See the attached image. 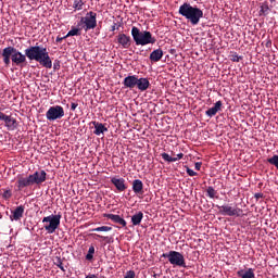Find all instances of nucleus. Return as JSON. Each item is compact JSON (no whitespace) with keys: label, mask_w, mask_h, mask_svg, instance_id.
I'll return each instance as SVG.
<instances>
[{"label":"nucleus","mask_w":278,"mask_h":278,"mask_svg":"<svg viewBox=\"0 0 278 278\" xmlns=\"http://www.w3.org/2000/svg\"><path fill=\"white\" fill-rule=\"evenodd\" d=\"M104 218H109V220H112L113 223H116L117 225H122V227H127V222L119 215L104 214Z\"/></svg>","instance_id":"nucleus-16"},{"label":"nucleus","mask_w":278,"mask_h":278,"mask_svg":"<svg viewBox=\"0 0 278 278\" xmlns=\"http://www.w3.org/2000/svg\"><path fill=\"white\" fill-rule=\"evenodd\" d=\"M260 8L258 16H268L270 14V8L267 2L262 3Z\"/></svg>","instance_id":"nucleus-26"},{"label":"nucleus","mask_w":278,"mask_h":278,"mask_svg":"<svg viewBox=\"0 0 278 278\" xmlns=\"http://www.w3.org/2000/svg\"><path fill=\"white\" fill-rule=\"evenodd\" d=\"M131 36L137 47H147V45H155L156 42V39L153 37L151 31H140V29L136 26L131 28Z\"/></svg>","instance_id":"nucleus-4"},{"label":"nucleus","mask_w":278,"mask_h":278,"mask_svg":"<svg viewBox=\"0 0 278 278\" xmlns=\"http://www.w3.org/2000/svg\"><path fill=\"white\" fill-rule=\"evenodd\" d=\"M1 55L3 58L4 66H10L11 62L15 64V66H23V64L27 62V55L23 54V52L12 46L4 48Z\"/></svg>","instance_id":"nucleus-2"},{"label":"nucleus","mask_w":278,"mask_h":278,"mask_svg":"<svg viewBox=\"0 0 278 278\" xmlns=\"http://www.w3.org/2000/svg\"><path fill=\"white\" fill-rule=\"evenodd\" d=\"M269 45H273V42L270 40L267 41L266 47H268Z\"/></svg>","instance_id":"nucleus-46"},{"label":"nucleus","mask_w":278,"mask_h":278,"mask_svg":"<svg viewBox=\"0 0 278 278\" xmlns=\"http://www.w3.org/2000/svg\"><path fill=\"white\" fill-rule=\"evenodd\" d=\"M119 27H121V24H114L112 27H111V31H116V29H119Z\"/></svg>","instance_id":"nucleus-40"},{"label":"nucleus","mask_w":278,"mask_h":278,"mask_svg":"<svg viewBox=\"0 0 278 278\" xmlns=\"http://www.w3.org/2000/svg\"><path fill=\"white\" fill-rule=\"evenodd\" d=\"M164 58V51L159 48L150 53V60L151 62H160Z\"/></svg>","instance_id":"nucleus-22"},{"label":"nucleus","mask_w":278,"mask_h":278,"mask_svg":"<svg viewBox=\"0 0 278 278\" xmlns=\"http://www.w3.org/2000/svg\"><path fill=\"white\" fill-rule=\"evenodd\" d=\"M201 166H202V163L201 162H197L195 163V170H201Z\"/></svg>","instance_id":"nucleus-42"},{"label":"nucleus","mask_w":278,"mask_h":278,"mask_svg":"<svg viewBox=\"0 0 278 278\" xmlns=\"http://www.w3.org/2000/svg\"><path fill=\"white\" fill-rule=\"evenodd\" d=\"M230 60L231 62H240V60H242V56L238 55V53L233 52L232 54H230Z\"/></svg>","instance_id":"nucleus-34"},{"label":"nucleus","mask_w":278,"mask_h":278,"mask_svg":"<svg viewBox=\"0 0 278 278\" xmlns=\"http://www.w3.org/2000/svg\"><path fill=\"white\" fill-rule=\"evenodd\" d=\"M125 278H136V271L134 270L127 271Z\"/></svg>","instance_id":"nucleus-36"},{"label":"nucleus","mask_w":278,"mask_h":278,"mask_svg":"<svg viewBox=\"0 0 278 278\" xmlns=\"http://www.w3.org/2000/svg\"><path fill=\"white\" fill-rule=\"evenodd\" d=\"M187 174L189 175V177H195L197 172H194L193 169H190V167H187Z\"/></svg>","instance_id":"nucleus-37"},{"label":"nucleus","mask_w":278,"mask_h":278,"mask_svg":"<svg viewBox=\"0 0 278 278\" xmlns=\"http://www.w3.org/2000/svg\"><path fill=\"white\" fill-rule=\"evenodd\" d=\"M25 214V206L20 205L14 211H12V215L10 216L11 220H21Z\"/></svg>","instance_id":"nucleus-19"},{"label":"nucleus","mask_w":278,"mask_h":278,"mask_svg":"<svg viewBox=\"0 0 278 278\" xmlns=\"http://www.w3.org/2000/svg\"><path fill=\"white\" fill-rule=\"evenodd\" d=\"M97 238H101L102 240H110L109 237H103V236H101V235H97Z\"/></svg>","instance_id":"nucleus-44"},{"label":"nucleus","mask_w":278,"mask_h":278,"mask_svg":"<svg viewBox=\"0 0 278 278\" xmlns=\"http://www.w3.org/2000/svg\"><path fill=\"white\" fill-rule=\"evenodd\" d=\"M216 194H218V192L216 190H214V187H207L206 189V195L210 199H216Z\"/></svg>","instance_id":"nucleus-28"},{"label":"nucleus","mask_w":278,"mask_h":278,"mask_svg":"<svg viewBox=\"0 0 278 278\" xmlns=\"http://www.w3.org/2000/svg\"><path fill=\"white\" fill-rule=\"evenodd\" d=\"M3 199H12V191L11 190H5L2 194Z\"/></svg>","instance_id":"nucleus-35"},{"label":"nucleus","mask_w":278,"mask_h":278,"mask_svg":"<svg viewBox=\"0 0 278 278\" xmlns=\"http://www.w3.org/2000/svg\"><path fill=\"white\" fill-rule=\"evenodd\" d=\"M77 103H75V102H73L72 104H71V110L73 111V112H75V110H77Z\"/></svg>","instance_id":"nucleus-41"},{"label":"nucleus","mask_w":278,"mask_h":278,"mask_svg":"<svg viewBox=\"0 0 278 278\" xmlns=\"http://www.w3.org/2000/svg\"><path fill=\"white\" fill-rule=\"evenodd\" d=\"M149 86H151L149 78H137V88L141 92H144V90H149Z\"/></svg>","instance_id":"nucleus-20"},{"label":"nucleus","mask_w":278,"mask_h":278,"mask_svg":"<svg viewBox=\"0 0 278 278\" xmlns=\"http://www.w3.org/2000/svg\"><path fill=\"white\" fill-rule=\"evenodd\" d=\"M237 275L241 278H255V270L253 268L240 269L237 271Z\"/></svg>","instance_id":"nucleus-21"},{"label":"nucleus","mask_w":278,"mask_h":278,"mask_svg":"<svg viewBox=\"0 0 278 278\" xmlns=\"http://www.w3.org/2000/svg\"><path fill=\"white\" fill-rule=\"evenodd\" d=\"M91 231H112V227L101 226V227L93 228Z\"/></svg>","instance_id":"nucleus-33"},{"label":"nucleus","mask_w":278,"mask_h":278,"mask_svg":"<svg viewBox=\"0 0 278 278\" xmlns=\"http://www.w3.org/2000/svg\"><path fill=\"white\" fill-rule=\"evenodd\" d=\"M117 42L122 49H129L131 47V37L122 33L117 35Z\"/></svg>","instance_id":"nucleus-11"},{"label":"nucleus","mask_w":278,"mask_h":278,"mask_svg":"<svg viewBox=\"0 0 278 278\" xmlns=\"http://www.w3.org/2000/svg\"><path fill=\"white\" fill-rule=\"evenodd\" d=\"M53 68H54V71H60V61L59 60L54 61Z\"/></svg>","instance_id":"nucleus-38"},{"label":"nucleus","mask_w":278,"mask_h":278,"mask_svg":"<svg viewBox=\"0 0 278 278\" xmlns=\"http://www.w3.org/2000/svg\"><path fill=\"white\" fill-rule=\"evenodd\" d=\"M54 265L58 266V268H60V270H62L63 273H66L61 257H55Z\"/></svg>","instance_id":"nucleus-30"},{"label":"nucleus","mask_w":278,"mask_h":278,"mask_svg":"<svg viewBox=\"0 0 278 278\" xmlns=\"http://www.w3.org/2000/svg\"><path fill=\"white\" fill-rule=\"evenodd\" d=\"M47 121L53 122L64 118V108L61 105L50 106L46 113Z\"/></svg>","instance_id":"nucleus-9"},{"label":"nucleus","mask_w":278,"mask_h":278,"mask_svg":"<svg viewBox=\"0 0 278 278\" xmlns=\"http://www.w3.org/2000/svg\"><path fill=\"white\" fill-rule=\"evenodd\" d=\"M71 36H81L80 29L79 28H72L67 35H65V38H68Z\"/></svg>","instance_id":"nucleus-29"},{"label":"nucleus","mask_w":278,"mask_h":278,"mask_svg":"<svg viewBox=\"0 0 278 278\" xmlns=\"http://www.w3.org/2000/svg\"><path fill=\"white\" fill-rule=\"evenodd\" d=\"M80 24L85 31H90V29L97 28V13L89 11L86 16L80 18Z\"/></svg>","instance_id":"nucleus-7"},{"label":"nucleus","mask_w":278,"mask_h":278,"mask_svg":"<svg viewBox=\"0 0 278 278\" xmlns=\"http://www.w3.org/2000/svg\"><path fill=\"white\" fill-rule=\"evenodd\" d=\"M16 184H17V190H23L24 188H29V186H34L31 176H28L26 178L23 176H20Z\"/></svg>","instance_id":"nucleus-12"},{"label":"nucleus","mask_w":278,"mask_h":278,"mask_svg":"<svg viewBox=\"0 0 278 278\" xmlns=\"http://www.w3.org/2000/svg\"><path fill=\"white\" fill-rule=\"evenodd\" d=\"M132 191L135 194H144V184L140 179L132 181Z\"/></svg>","instance_id":"nucleus-17"},{"label":"nucleus","mask_w":278,"mask_h":278,"mask_svg":"<svg viewBox=\"0 0 278 278\" xmlns=\"http://www.w3.org/2000/svg\"><path fill=\"white\" fill-rule=\"evenodd\" d=\"M161 156L163 157V160L165 162H179V160H182L184 159V153H178L176 157H173V156H169L168 153L166 152H163L161 154Z\"/></svg>","instance_id":"nucleus-24"},{"label":"nucleus","mask_w":278,"mask_h":278,"mask_svg":"<svg viewBox=\"0 0 278 278\" xmlns=\"http://www.w3.org/2000/svg\"><path fill=\"white\" fill-rule=\"evenodd\" d=\"M254 198L256 199V201H260V199H264V193L262 192L255 193Z\"/></svg>","instance_id":"nucleus-39"},{"label":"nucleus","mask_w":278,"mask_h":278,"mask_svg":"<svg viewBox=\"0 0 278 278\" xmlns=\"http://www.w3.org/2000/svg\"><path fill=\"white\" fill-rule=\"evenodd\" d=\"M5 118V114L0 111V121H3Z\"/></svg>","instance_id":"nucleus-45"},{"label":"nucleus","mask_w":278,"mask_h":278,"mask_svg":"<svg viewBox=\"0 0 278 278\" xmlns=\"http://www.w3.org/2000/svg\"><path fill=\"white\" fill-rule=\"evenodd\" d=\"M84 5H86V2H84V0H74L73 2V8L75 12L84 10Z\"/></svg>","instance_id":"nucleus-27"},{"label":"nucleus","mask_w":278,"mask_h":278,"mask_svg":"<svg viewBox=\"0 0 278 278\" xmlns=\"http://www.w3.org/2000/svg\"><path fill=\"white\" fill-rule=\"evenodd\" d=\"M268 164H271V166H275L278 168V155H274L269 159H267Z\"/></svg>","instance_id":"nucleus-31"},{"label":"nucleus","mask_w":278,"mask_h":278,"mask_svg":"<svg viewBox=\"0 0 278 278\" xmlns=\"http://www.w3.org/2000/svg\"><path fill=\"white\" fill-rule=\"evenodd\" d=\"M123 85L125 88L132 90L135 86H138V76L131 75L124 78Z\"/></svg>","instance_id":"nucleus-15"},{"label":"nucleus","mask_w":278,"mask_h":278,"mask_svg":"<svg viewBox=\"0 0 278 278\" xmlns=\"http://www.w3.org/2000/svg\"><path fill=\"white\" fill-rule=\"evenodd\" d=\"M92 125L94 126L93 134L96 136H101V134H105V131H108V127H105V125H103L99 122H92Z\"/></svg>","instance_id":"nucleus-23"},{"label":"nucleus","mask_w":278,"mask_h":278,"mask_svg":"<svg viewBox=\"0 0 278 278\" xmlns=\"http://www.w3.org/2000/svg\"><path fill=\"white\" fill-rule=\"evenodd\" d=\"M111 184H113V186H115V188H116V190H118V192H125V190H127V185L125 184V178L113 177V178H111Z\"/></svg>","instance_id":"nucleus-14"},{"label":"nucleus","mask_w":278,"mask_h":278,"mask_svg":"<svg viewBox=\"0 0 278 278\" xmlns=\"http://www.w3.org/2000/svg\"><path fill=\"white\" fill-rule=\"evenodd\" d=\"M161 257L168 260L172 266H179V268H186V258L184 257V254H181V252L172 250L167 253H163Z\"/></svg>","instance_id":"nucleus-5"},{"label":"nucleus","mask_w":278,"mask_h":278,"mask_svg":"<svg viewBox=\"0 0 278 278\" xmlns=\"http://www.w3.org/2000/svg\"><path fill=\"white\" fill-rule=\"evenodd\" d=\"M93 257H94V248H93V245H91V247L89 248V250H88L87 255H86V260H87L88 262H90V260H93Z\"/></svg>","instance_id":"nucleus-32"},{"label":"nucleus","mask_w":278,"mask_h":278,"mask_svg":"<svg viewBox=\"0 0 278 278\" xmlns=\"http://www.w3.org/2000/svg\"><path fill=\"white\" fill-rule=\"evenodd\" d=\"M215 207H217V210H219V214H222L223 216H236L237 218H240L241 216H243V212L242 208L240 207H232L229 204H225V205H216Z\"/></svg>","instance_id":"nucleus-8"},{"label":"nucleus","mask_w":278,"mask_h":278,"mask_svg":"<svg viewBox=\"0 0 278 278\" xmlns=\"http://www.w3.org/2000/svg\"><path fill=\"white\" fill-rule=\"evenodd\" d=\"M142 218H144V214L142 212H138L135 215L131 216V223L135 227L137 225H140L142 223Z\"/></svg>","instance_id":"nucleus-25"},{"label":"nucleus","mask_w":278,"mask_h":278,"mask_svg":"<svg viewBox=\"0 0 278 278\" xmlns=\"http://www.w3.org/2000/svg\"><path fill=\"white\" fill-rule=\"evenodd\" d=\"M33 181V185L40 186V184H45L47 181V172L41 169L40 172H35L33 175H29Z\"/></svg>","instance_id":"nucleus-10"},{"label":"nucleus","mask_w":278,"mask_h":278,"mask_svg":"<svg viewBox=\"0 0 278 278\" xmlns=\"http://www.w3.org/2000/svg\"><path fill=\"white\" fill-rule=\"evenodd\" d=\"M2 121L4 122V125L9 129V131H14V129L18 127L16 118L12 117L11 115H4V119Z\"/></svg>","instance_id":"nucleus-13"},{"label":"nucleus","mask_w":278,"mask_h":278,"mask_svg":"<svg viewBox=\"0 0 278 278\" xmlns=\"http://www.w3.org/2000/svg\"><path fill=\"white\" fill-rule=\"evenodd\" d=\"M62 219V215H49L47 217H43L42 223H45L43 229L48 233H55V230L58 227H60V220Z\"/></svg>","instance_id":"nucleus-6"},{"label":"nucleus","mask_w":278,"mask_h":278,"mask_svg":"<svg viewBox=\"0 0 278 278\" xmlns=\"http://www.w3.org/2000/svg\"><path fill=\"white\" fill-rule=\"evenodd\" d=\"M24 53L30 61L35 60V62H39L43 68H53V62L51 61V56H49L47 48L30 46L24 50Z\"/></svg>","instance_id":"nucleus-1"},{"label":"nucleus","mask_w":278,"mask_h":278,"mask_svg":"<svg viewBox=\"0 0 278 278\" xmlns=\"http://www.w3.org/2000/svg\"><path fill=\"white\" fill-rule=\"evenodd\" d=\"M178 14L187 18L191 25H199L201 18H203V10L192 7L190 3L185 2L179 7Z\"/></svg>","instance_id":"nucleus-3"},{"label":"nucleus","mask_w":278,"mask_h":278,"mask_svg":"<svg viewBox=\"0 0 278 278\" xmlns=\"http://www.w3.org/2000/svg\"><path fill=\"white\" fill-rule=\"evenodd\" d=\"M220 110H223V102L222 101H217L214 104L213 108H211L207 111H205V114H206V116L212 118L215 114H218V112H220Z\"/></svg>","instance_id":"nucleus-18"},{"label":"nucleus","mask_w":278,"mask_h":278,"mask_svg":"<svg viewBox=\"0 0 278 278\" xmlns=\"http://www.w3.org/2000/svg\"><path fill=\"white\" fill-rule=\"evenodd\" d=\"M65 38H67V37L66 36H63V37L58 36L56 42H62V40H65Z\"/></svg>","instance_id":"nucleus-43"}]
</instances>
